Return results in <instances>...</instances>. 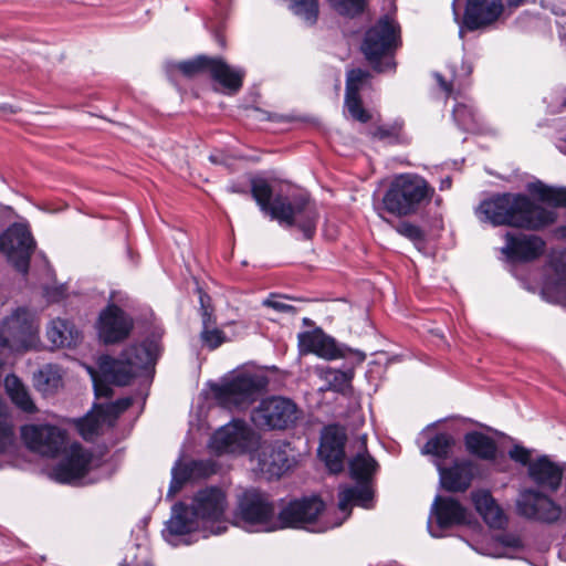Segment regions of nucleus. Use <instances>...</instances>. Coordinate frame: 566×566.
<instances>
[{
	"mask_svg": "<svg viewBox=\"0 0 566 566\" xmlns=\"http://www.w3.org/2000/svg\"><path fill=\"white\" fill-rule=\"evenodd\" d=\"M254 443L253 430L241 420H233L218 429L210 440V448L218 454L243 453Z\"/></svg>",
	"mask_w": 566,
	"mask_h": 566,
	"instance_id": "nucleus-17",
	"label": "nucleus"
},
{
	"mask_svg": "<svg viewBox=\"0 0 566 566\" xmlns=\"http://www.w3.org/2000/svg\"><path fill=\"white\" fill-rule=\"evenodd\" d=\"M433 77L437 81L440 90L446 94L447 97L451 96L453 93V84L450 81H447L444 76L438 72L433 74Z\"/></svg>",
	"mask_w": 566,
	"mask_h": 566,
	"instance_id": "nucleus-54",
	"label": "nucleus"
},
{
	"mask_svg": "<svg viewBox=\"0 0 566 566\" xmlns=\"http://www.w3.org/2000/svg\"><path fill=\"white\" fill-rule=\"evenodd\" d=\"M331 7L340 15L355 19L363 15L367 8V0H327Z\"/></svg>",
	"mask_w": 566,
	"mask_h": 566,
	"instance_id": "nucleus-38",
	"label": "nucleus"
},
{
	"mask_svg": "<svg viewBox=\"0 0 566 566\" xmlns=\"http://www.w3.org/2000/svg\"><path fill=\"white\" fill-rule=\"evenodd\" d=\"M349 476L356 483L373 484L380 470L378 461L368 452L367 447L347 460Z\"/></svg>",
	"mask_w": 566,
	"mask_h": 566,
	"instance_id": "nucleus-28",
	"label": "nucleus"
},
{
	"mask_svg": "<svg viewBox=\"0 0 566 566\" xmlns=\"http://www.w3.org/2000/svg\"><path fill=\"white\" fill-rule=\"evenodd\" d=\"M210 60L209 56L200 55L193 60L181 62L178 67L185 75L193 76L205 71L208 72Z\"/></svg>",
	"mask_w": 566,
	"mask_h": 566,
	"instance_id": "nucleus-45",
	"label": "nucleus"
},
{
	"mask_svg": "<svg viewBox=\"0 0 566 566\" xmlns=\"http://www.w3.org/2000/svg\"><path fill=\"white\" fill-rule=\"evenodd\" d=\"M471 500L475 511L490 527L502 528L505 525L507 518L490 491H473L471 493Z\"/></svg>",
	"mask_w": 566,
	"mask_h": 566,
	"instance_id": "nucleus-26",
	"label": "nucleus"
},
{
	"mask_svg": "<svg viewBox=\"0 0 566 566\" xmlns=\"http://www.w3.org/2000/svg\"><path fill=\"white\" fill-rule=\"evenodd\" d=\"M349 357H355L356 364H363L366 360L364 352L338 342L321 328V359L333 361Z\"/></svg>",
	"mask_w": 566,
	"mask_h": 566,
	"instance_id": "nucleus-30",
	"label": "nucleus"
},
{
	"mask_svg": "<svg viewBox=\"0 0 566 566\" xmlns=\"http://www.w3.org/2000/svg\"><path fill=\"white\" fill-rule=\"evenodd\" d=\"M348 442L344 424L333 422L321 428V464L329 476H338L346 470Z\"/></svg>",
	"mask_w": 566,
	"mask_h": 566,
	"instance_id": "nucleus-12",
	"label": "nucleus"
},
{
	"mask_svg": "<svg viewBox=\"0 0 566 566\" xmlns=\"http://www.w3.org/2000/svg\"><path fill=\"white\" fill-rule=\"evenodd\" d=\"M565 467L552 461L548 455H539L530 464L528 478L539 489H525L516 500L520 516L543 524H554L562 515V507L543 491L555 493L562 485Z\"/></svg>",
	"mask_w": 566,
	"mask_h": 566,
	"instance_id": "nucleus-3",
	"label": "nucleus"
},
{
	"mask_svg": "<svg viewBox=\"0 0 566 566\" xmlns=\"http://www.w3.org/2000/svg\"><path fill=\"white\" fill-rule=\"evenodd\" d=\"M318 516V495L294 499L284 504L275 518V531L281 528H305Z\"/></svg>",
	"mask_w": 566,
	"mask_h": 566,
	"instance_id": "nucleus-18",
	"label": "nucleus"
},
{
	"mask_svg": "<svg viewBox=\"0 0 566 566\" xmlns=\"http://www.w3.org/2000/svg\"><path fill=\"white\" fill-rule=\"evenodd\" d=\"M62 385L60 370L52 365L44 366L35 376V386L39 390L50 394Z\"/></svg>",
	"mask_w": 566,
	"mask_h": 566,
	"instance_id": "nucleus-37",
	"label": "nucleus"
},
{
	"mask_svg": "<svg viewBox=\"0 0 566 566\" xmlns=\"http://www.w3.org/2000/svg\"><path fill=\"white\" fill-rule=\"evenodd\" d=\"M345 106L352 118L360 123H368L371 119V114L364 107L360 93H345Z\"/></svg>",
	"mask_w": 566,
	"mask_h": 566,
	"instance_id": "nucleus-39",
	"label": "nucleus"
},
{
	"mask_svg": "<svg viewBox=\"0 0 566 566\" xmlns=\"http://www.w3.org/2000/svg\"><path fill=\"white\" fill-rule=\"evenodd\" d=\"M503 0H465L460 32L485 30L503 14Z\"/></svg>",
	"mask_w": 566,
	"mask_h": 566,
	"instance_id": "nucleus-19",
	"label": "nucleus"
},
{
	"mask_svg": "<svg viewBox=\"0 0 566 566\" xmlns=\"http://www.w3.org/2000/svg\"><path fill=\"white\" fill-rule=\"evenodd\" d=\"M200 315H201V321H202V327L216 325V317L213 315V306H211L209 308L200 310Z\"/></svg>",
	"mask_w": 566,
	"mask_h": 566,
	"instance_id": "nucleus-55",
	"label": "nucleus"
},
{
	"mask_svg": "<svg viewBox=\"0 0 566 566\" xmlns=\"http://www.w3.org/2000/svg\"><path fill=\"white\" fill-rule=\"evenodd\" d=\"M527 189L539 202L555 209H566V187H554L536 180L528 184Z\"/></svg>",
	"mask_w": 566,
	"mask_h": 566,
	"instance_id": "nucleus-32",
	"label": "nucleus"
},
{
	"mask_svg": "<svg viewBox=\"0 0 566 566\" xmlns=\"http://www.w3.org/2000/svg\"><path fill=\"white\" fill-rule=\"evenodd\" d=\"M6 389L12 402L27 413H34L38 408L32 400L28 389L14 375L6 378Z\"/></svg>",
	"mask_w": 566,
	"mask_h": 566,
	"instance_id": "nucleus-35",
	"label": "nucleus"
},
{
	"mask_svg": "<svg viewBox=\"0 0 566 566\" xmlns=\"http://www.w3.org/2000/svg\"><path fill=\"white\" fill-rule=\"evenodd\" d=\"M268 377L243 371L212 388L218 403L228 409H245L266 389Z\"/></svg>",
	"mask_w": 566,
	"mask_h": 566,
	"instance_id": "nucleus-8",
	"label": "nucleus"
},
{
	"mask_svg": "<svg viewBox=\"0 0 566 566\" xmlns=\"http://www.w3.org/2000/svg\"><path fill=\"white\" fill-rule=\"evenodd\" d=\"M132 403L133 399L130 397H125L111 403L99 405L101 416L103 417V420L107 422V427H114L119 415L127 410Z\"/></svg>",
	"mask_w": 566,
	"mask_h": 566,
	"instance_id": "nucleus-41",
	"label": "nucleus"
},
{
	"mask_svg": "<svg viewBox=\"0 0 566 566\" xmlns=\"http://www.w3.org/2000/svg\"><path fill=\"white\" fill-rule=\"evenodd\" d=\"M431 513L437 526L443 531L469 524L467 507L452 496L437 495Z\"/></svg>",
	"mask_w": 566,
	"mask_h": 566,
	"instance_id": "nucleus-23",
	"label": "nucleus"
},
{
	"mask_svg": "<svg viewBox=\"0 0 566 566\" xmlns=\"http://www.w3.org/2000/svg\"><path fill=\"white\" fill-rule=\"evenodd\" d=\"M337 235H338V230L336 228L329 229L328 227H326L325 237L328 240H335L337 238Z\"/></svg>",
	"mask_w": 566,
	"mask_h": 566,
	"instance_id": "nucleus-60",
	"label": "nucleus"
},
{
	"mask_svg": "<svg viewBox=\"0 0 566 566\" xmlns=\"http://www.w3.org/2000/svg\"><path fill=\"white\" fill-rule=\"evenodd\" d=\"M208 72L224 92L234 94L242 87L245 75L243 70L232 67L224 60L218 57H211Z\"/></svg>",
	"mask_w": 566,
	"mask_h": 566,
	"instance_id": "nucleus-27",
	"label": "nucleus"
},
{
	"mask_svg": "<svg viewBox=\"0 0 566 566\" xmlns=\"http://www.w3.org/2000/svg\"><path fill=\"white\" fill-rule=\"evenodd\" d=\"M559 233H560L562 238H565V239H566V226H564V227H562V228L559 229Z\"/></svg>",
	"mask_w": 566,
	"mask_h": 566,
	"instance_id": "nucleus-61",
	"label": "nucleus"
},
{
	"mask_svg": "<svg viewBox=\"0 0 566 566\" xmlns=\"http://www.w3.org/2000/svg\"><path fill=\"white\" fill-rule=\"evenodd\" d=\"M263 305L282 313L294 312V307L292 305L273 297L264 300Z\"/></svg>",
	"mask_w": 566,
	"mask_h": 566,
	"instance_id": "nucleus-53",
	"label": "nucleus"
},
{
	"mask_svg": "<svg viewBox=\"0 0 566 566\" xmlns=\"http://www.w3.org/2000/svg\"><path fill=\"white\" fill-rule=\"evenodd\" d=\"M184 485L185 484H182L178 480H174L171 478L168 495H175L176 493H178L182 489Z\"/></svg>",
	"mask_w": 566,
	"mask_h": 566,
	"instance_id": "nucleus-57",
	"label": "nucleus"
},
{
	"mask_svg": "<svg viewBox=\"0 0 566 566\" xmlns=\"http://www.w3.org/2000/svg\"><path fill=\"white\" fill-rule=\"evenodd\" d=\"M251 193L261 211L280 224L292 227L296 224L304 233V238L312 240L315 237V207L305 191L296 190L287 196L274 197L269 182L264 179L251 181Z\"/></svg>",
	"mask_w": 566,
	"mask_h": 566,
	"instance_id": "nucleus-4",
	"label": "nucleus"
},
{
	"mask_svg": "<svg viewBox=\"0 0 566 566\" xmlns=\"http://www.w3.org/2000/svg\"><path fill=\"white\" fill-rule=\"evenodd\" d=\"M96 328L103 343L116 344L128 338L134 328V319L116 304H108L99 313Z\"/></svg>",
	"mask_w": 566,
	"mask_h": 566,
	"instance_id": "nucleus-20",
	"label": "nucleus"
},
{
	"mask_svg": "<svg viewBox=\"0 0 566 566\" xmlns=\"http://www.w3.org/2000/svg\"><path fill=\"white\" fill-rule=\"evenodd\" d=\"M465 451L475 459L493 462L499 454V446L496 441L476 430L469 431L463 437Z\"/></svg>",
	"mask_w": 566,
	"mask_h": 566,
	"instance_id": "nucleus-29",
	"label": "nucleus"
},
{
	"mask_svg": "<svg viewBox=\"0 0 566 566\" xmlns=\"http://www.w3.org/2000/svg\"><path fill=\"white\" fill-rule=\"evenodd\" d=\"M452 116L458 126L463 130H472L479 124L475 109L463 103L455 104Z\"/></svg>",
	"mask_w": 566,
	"mask_h": 566,
	"instance_id": "nucleus-40",
	"label": "nucleus"
},
{
	"mask_svg": "<svg viewBox=\"0 0 566 566\" xmlns=\"http://www.w3.org/2000/svg\"><path fill=\"white\" fill-rule=\"evenodd\" d=\"M46 337L55 347H71L76 343L78 332L69 321L56 318L48 326Z\"/></svg>",
	"mask_w": 566,
	"mask_h": 566,
	"instance_id": "nucleus-33",
	"label": "nucleus"
},
{
	"mask_svg": "<svg viewBox=\"0 0 566 566\" xmlns=\"http://www.w3.org/2000/svg\"><path fill=\"white\" fill-rule=\"evenodd\" d=\"M400 45L399 24L382 15L366 30L360 51L375 72L384 73L396 70L395 54Z\"/></svg>",
	"mask_w": 566,
	"mask_h": 566,
	"instance_id": "nucleus-6",
	"label": "nucleus"
},
{
	"mask_svg": "<svg viewBox=\"0 0 566 566\" xmlns=\"http://www.w3.org/2000/svg\"><path fill=\"white\" fill-rule=\"evenodd\" d=\"M434 193L428 181L412 174L397 176L384 195L382 205L387 212L397 217H407L429 203Z\"/></svg>",
	"mask_w": 566,
	"mask_h": 566,
	"instance_id": "nucleus-7",
	"label": "nucleus"
},
{
	"mask_svg": "<svg viewBox=\"0 0 566 566\" xmlns=\"http://www.w3.org/2000/svg\"><path fill=\"white\" fill-rule=\"evenodd\" d=\"M454 446L455 439L450 433L438 432L423 444L421 453L434 457V463L443 462L450 458Z\"/></svg>",
	"mask_w": 566,
	"mask_h": 566,
	"instance_id": "nucleus-34",
	"label": "nucleus"
},
{
	"mask_svg": "<svg viewBox=\"0 0 566 566\" xmlns=\"http://www.w3.org/2000/svg\"><path fill=\"white\" fill-rule=\"evenodd\" d=\"M507 545H509V546H512V547H517V546H518V545H517V541H516V539H514V541H512V542H509V543H507Z\"/></svg>",
	"mask_w": 566,
	"mask_h": 566,
	"instance_id": "nucleus-62",
	"label": "nucleus"
},
{
	"mask_svg": "<svg viewBox=\"0 0 566 566\" xmlns=\"http://www.w3.org/2000/svg\"><path fill=\"white\" fill-rule=\"evenodd\" d=\"M526 2H527V0H506V6L510 9H516V8L525 4Z\"/></svg>",
	"mask_w": 566,
	"mask_h": 566,
	"instance_id": "nucleus-59",
	"label": "nucleus"
},
{
	"mask_svg": "<svg viewBox=\"0 0 566 566\" xmlns=\"http://www.w3.org/2000/svg\"><path fill=\"white\" fill-rule=\"evenodd\" d=\"M370 78V73L363 69H353L347 74L346 92L350 93L355 90V93H359L361 86Z\"/></svg>",
	"mask_w": 566,
	"mask_h": 566,
	"instance_id": "nucleus-47",
	"label": "nucleus"
},
{
	"mask_svg": "<svg viewBox=\"0 0 566 566\" xmlns=\"http://www.w3.org/2000/svg\"><path fill=\"white\" fill-rule=\"evenodd\" d=\"M35 241L27 224L15 222L0 234V251L17 271L27 274Z\"/></svg>",
	"mask_w": 566,
	"mask_h": 566,
	"instance_id": "nucleus-14",
	"label": "nucleus"
},
{
	"mask_svg": "<svg viewBox=\"0 0 566 566\" xmlns=\"http://www.w3.org/2000/svg\"><path fill=\"white\" fill-rule=\"evenodd\" d=\"M509 457L516 463L527 465V469L530 464L533 463L531 460V451L521 444H514L509 451Z\"/></svg>",
	"mask_w": 566,
	"mask_h": 566,
	"instance_id": "nucleus-51",
	"label": "nucleus"
},
{
	"mask_svg": "<svg viewBox=\"0 0 566 566\" xmlns=\"http://www.w3.org/2000/svg\"><path fill=\"white\" fill-rule=\"evenodd\" d=\"M21 439L27 448L43 457L64 458L52 469V478L60 483H73L87 474L92 453L80 443L69 446L67 432L53 424H25L21 427Z\"/></svg>",
	"mask_w": 566,
	"mask_h": 566,
	"instance_id": "nucleus-1",
	"label": "nucleus"
},
{
	"mask_svg": "<svg viewBox=\"0 0 566 566\" xmlns=\"http://www.w3.org/2000/svg\"><path fill=\"white\" fill-rule=\"evenodd\" d=\"M439 473V484L449 493H464L481 475V465L471 458H455L450 465L434 463Z\"/></svg>",
	"mask_w": 566,
	"mask_h": 566,
	"instance_id": "nucleus-15",
	"label": "nucleus"
},
{
	"mask_svg": "<svg viewBox=\"0 0 566 566\" xmlns=\"http://www.w3.org/2000/svg\"><path fill=\"white\" fill-rule=\"evenodd\" d=\"M355 377L354 366L344 370L331 367L321 368V378L326 382L325 388H321V392L325 390L335 391L344 397H350L354 392L353 379Z\"/></svg>",
	"mask_w": 566,
	"mask_h": 566,
	"instance_id": "nucleus-31",
	"label": "nucleus"
},
{
	"mask_svg": "<svg viewBox=\"0 0 566 566\" xmlns=\"http://www.w3.org/2000/svg\"><path fill=\"white\" fill-rule=\"evenodd\" d=\"M14 441V427L11 419L0 421V453L8 452Z\"/></svg>",
	"mask_w": 566,
	"mask_h": 566,
	"instance_id": "nucleus-48",
	"label": "nucleus"
},
{
	"mask_svg": "<svg viewBox=\"0 0 566 566\" xmlns=\"http://www.w3.org/2000/svg\"><path fill=\"white\" fill-rule=\"evenodd\" d=\"M553 264L557 276V287L566 295V252L555 258Z\"/></svg>",
	"mask_w": 566,
	"mask_h": 566,
	"instance_id": "nucleus-49",
	"label": "nucleus"
},
{
	"mask_svg": "<svg viewBox=\"0 0 566 566\" xmlns=\"http://www.w3.org/2000/svg\"><path fill=\"white\" fill-rule=\"evenodd\" d=\"M190 467L196 478H208L217 472V464L209 460L193 461Z\"/></svg>",
	"mask_w": 566,
	"mask_h": 566,
	"instance_id": "nucleus-50",
	"label": "nucleus"
},
{
	"mask_svg": "<svg viewBox=\"0 0 566 566\" xmlns=\"http://www.w3.org/2000/svg\"><path fill=\"white\" fill-rule=\"evenodd\" d=\"M9 419H10V417H9L8 406L4 402V400L2 399V397L0 396V421L9 420Z\"/></svg>",
	"mask_w": 566,
	"mask_h": 566,
	"instance_id": "nucleus-58",
	"label": "nucleus"
},
{
	"mask_svg": "<svg viewBox=\"0 0 566 566\" xmlns=\"http://www.w3.org/2000/svg\"><path fill=\"white\" fill-rule=\"evenodd\" d=\"M200 310L211 307V297L203 292L200 287L198 289Z\"/></svg>",
	"mask_w": 566,
	"mask_h": 566,
	"instance_id": "nucleus-56",
	"label": "nucleus"
},
{
	"mask_svg": "<svg viewBox=\"0 0 566 566\" xmlns=\"http://www.w3.org/2000/svg\"><path fill=\"white\" fill-rule=\"evenodd\" d=\"M396 231L411 241L416 247L423 245L427 241V234L426 231L409 221H400L396 227Z\"/></svg>",
	"mask_w": 566,
	"mask_h": 566,
	"instance_id": "nucleus-43",
	"label": "nucleus"
},
{
	"mask_svg": "<svg viewBox=\"0 0 566 566\" xmlns=\"http://www.w3.org/2000/svg\"><path fill=\"white\" fill-rule=\"evenodd\" d=\"M289 444L282 441L263 442L258 451V468L268 479L280 478L291 468Z\"/></svg>",
	"mask_w": 566,
	"mask_h": 566,
	"instance_id": "nucleus-22",
	"label": "nucleus"
},
{
	"mask_svg": "<svg viewBox=\"0 0 566 566\" xmlns=\"http://www.w3.org/2000/svg\"><path fill=\"white\" fill-rule=\"evenodd\" d=\"M235 518L264 531H275V506L270 496L258 489H248L239 496Z\"/></svg>",
	"mask_w": 566,
	"mask_h": 566,
	"instance_id": "nucleus-11",
	"label": "nucleus"
},
{
	"mask_svg": "<svg viewBox=\"0 0 566 566\" xmlns=\"http://www.w3.org/2000/svg\"><path fill=\"white\" fill-rule=\"evenodd\" d=\"M202 528L199 518L192 515L190 506L177 503L172 506L171 516L166 523L165 536L167 541L176 545L175 537L182 536Z\"/></svg>",
	"mask_w": 566,
	"mask_h": 566,
	"instance_id": "nucleus-24",
	"label": "nucleus"
},
{
	"mask_svg": "<svg viewBox=\"0 0 566 566\" xmlns=\"http://www.w3.org/2000/svg\"><path fill=\"white\" fill-rule=\"evenodd\" d=\"M189 506L192 510V515L201 522L202 528L209 530L210 534L219 535L227 531L228 500L220 488L208 486L199 490Z\"/></svg>",
	"mask_w": 566,
	"mask_h": 566,
	"instance_id": "nucleus-10",
	"label": "nucleus"
},
{
	"mask_svg": "<svg viewBox=\"0 0 566 566\" xmlns=\"http://www.w3.org/2000/svg\"><path fill=\"white\" fill-rule=\"evenodd\" d=\"M481 221L493 227L542 231L557 221V212L535 202L522 192H499L482 200L476 208Z\"/></svg>",
	"mask_w": 566,
	"mask_h": 566,
	"instance_id": "nucleus-2",
	"label": "nucleus"
},
{
	"mask_svg": "<svg viewBox=\"0 0 566 566\" xmlns=\"http://www.w3.org/2000/svg\"><path fill=\"white\" fill-rule=\"evenodd\" d=\"M297 407L289 398L273 396L262 399L251 411V421L261 430H285L297 419Z\"/></svg>",
	"mask_w": 566,
	"mask_h": 566,
	"instance_id": "nucleus-13",
	"label": "nucleus"
},
{
	"mask_svg": "<svg viewBox=\"0 0 566 566\" xmlns=\"http://www.w3.org/2000/svg\"><path fill=\"white\" fill-rule=\"evenodd\" d=\"M365 135L371 142H378L386 146L406 145L409 143L402 119H395L388 123H374L366 128Z\"/></svg>",
	"mask_w": 566,
	"mask_h": 566,
	"instance_id": "nucleus-25",
	"label": "nucleus"
},
{
	"mask_svg": "<svg viewBox=\"0 0 566 566\" xmlns=\"http://www.w3.org/2000/svg\"><path fill=\"white\" fill-rule=\"evenodd\" d=\"M298 350L301 355L318 354V329L298 334Z\"/></svg>",
	"mask_w": 566,
	"mask_h": 566,
	"instance_id": "nucleus-46",
	"label": "nucleus"
},
{
	"mask_svg": "<svg viewBox=\"0 0 566 566\" xmlns=\"http://www.w3.org/2000/svg\"><path fill=\"white\" fill-rule=\"evenodd\" d=\"M375 491L373 484L356 483L355 486H346L338 492V510L343 514L329 524L328 516L323 515L325 503L321 499V533L333 527L340 526L352 515L353 505L364 509H371Z\"/></svg>",
	"mask_w": 566,
	"mask_h": 566,
	"instance_id": "nucleus-16",
	"label": "nucleus"
},
{
	"mask_svg": "<svg viewBox=\"0 0 566 566\" xmlns=\"http://www.w3.org/2000/svg\"><path fill=\"white\" fill-rule=\"evenodd\" d=\"M154 363L153 352L145 344L132 345L125 348L118 359L102 356L98 368L103 379L98 378L92 368H88L93 378L94 390L97 397H111L113 390L109 384L117 386L128 385L139 370Z\"/></svg>",
	"mask_w": 566,
	"mask_h": 566,
	"instance_id": "nucleus-5",
	"label": "nucleus"
},
{
	"mask_svg": "<svg viewBox=\"0 0 566 566\" xmlns=\"http://www.w3.org/2000/svg\"><path fill=\"white\" fill-rule=\"evenodd\" d=\"M199 338L202 346L210 350L217 349L227 342L226 333L216 325L203 326Z\"/></svg>",
	"mask_w": 566,
	"mask_h": 566,
	"instance_id": "nucleus-42",
	"label": "nucleus"
},
{
	"mask_svg": "<svg viewBox=\"0 0 566 566\" xmlns=\"http://www.w3.org/2000/svg\"><path fill=\"white\" fill-rule=\"evenodd\" d=\"M292 10L295 14L302 17L310 24H314L317 19L316 0H291Z\"/></svg>",
	"mask_w": 566,
	"mask_h": 566,
	"instance_id": "nucleus-44",
	"label": "nucleus"
},
{
	"mask_svg": "<svg viewBox=\"0 0 566 566\" xmlns=\"http://www.w3.org/2000/svg\"><path fill=\"white\" fill-rule=\"evenodd\" d=\"M38 325L33 313L25 307L15 308L0 325V348L11 353L25 352L35 346Z\"/></svg>",
	"mask_w": 566,
	"mask_h": 566,
	"instance_id": "nucleus-9",
	"label": "nucleus"
},
{
	"mask_svg": "<svg viewBox=\"0 0 566 566\" xmlns=\"http://www.w3.org/2000/svg\"><path fill=\"white\" fill-rule=\"evenodd\" d=\"M171 475L174 480H178L185 484L193 476V473L190 464H178L172 469Z\"/></svg>",
	"mask_w": 566,
	"mask_h": 566,
	"instance_id": "nucleus-52",
	"label": "nucleus"
},
{
	"mask_svg": "<svg viewBox=\"0 0 566 566\" xmlns=\"http://www.w3.org/2000/svg\"><path fill=\"white\" fill-rule=\"evenodd\" d=\"M107 427V422L101 416V408L97 406L94 413L76 420V428L82 438L86 441H93L103 432V428Z\"/></svg>",
	"mask_w": 566,
	"mask_h": 566,
	"instance_id": "nucleus-36",
	"label": "nucleus"
},
{
	"mask_svg": "<svg viewBox=\"0 0 566 566\" xmlns=\"http://www.w3.org/2000/svg\"><path fill=\"white\" fill-rule=\"evenodd\" d=\"M505 242L503 253L512 262L535 261L544 254L546 248L545 241L535 234L507 232Z\"/></svg>",
	"mask_w": 566,
	"mask_h": 566,
	"instance_id": "nucleus-21",
	"label": "nucleus"
}]
</instances>
